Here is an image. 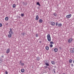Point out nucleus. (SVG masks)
<instances>
[{"mask_svg": "<svg viewBox=\"0 0 74 74\" xmlns=\"http://www.w3.org/2000/svg\"><path fill=\"white\" fill-rule=\"evenodd\" d=\"M21 71L22 73H24L25 72V69H22Z\"/></svg>", "mask_w": 74, "mask_h": 74, "instance_id": "f8f14e48", "label": "nucleus"}, {"mask_svg": "<svg viewBox=\"0 0 74 74\" xmlns=\"http://www.w3.org/2000/svg\"><path fill=\"white\" fill-rule=\"evenodd\" d=\"M50 43L51 44H54V42L52 41L51 42H50Z\"/></svg>", "mask_w": 74, "mask_h": 74, "instance_id": "a878e982", "label": "nucleus"}, {"mask_svg": "<svg viewBox=\"0 0 74 74\" xmlns=\"http://www.w3.org/2000/svg\"><path fill=\"white\" fill-rule=\"evenodd\" d=\"M71 66H74L73 65V64H71Z\"/></svg>", "mask_w": 74, "mask_h": 74, "instance_id": "f704fd0d", "label": "nucleus"}, {"mask_svg": "<svg viewBox=\"0 0 74 74\" xmlns=\"http://www.w3.org/2000/svg\"><path fill=\"white\" fill-rule=\"evenodd\" d=\"M36 37H38V34H36Z\"/></svg>", "mask_w": 74, "mask_h": 74, "instance_id": "393cba45", "label": "nucleus"}, {"mask_svg": "<svg viewBox=\"0 0 74 74\" xmlns=\"http://www.w3.org/2000/svg\"><path fill=\"white\" fill-rule=\"evenodd\" d=\"M21 16H24V14H21Z\"/></svg>", "mask_w": 74, "mask_h": 74, "instance_id": "bb28decb", "label": "nucleus"}, {"mask_svg": "<svg viewBox=\"0 0 74 74\" xmlns=\"http://www.w3.org/2000/svg\"><path fill=\"white\" fill-rule=\"evenodd\" d=\"M48 68L49 69V70H51V69H50L49 68V67H48Z\"/></svg>", "mask_w": 74, "mask_h": 74, "instance_id": "ea45409f", "label": "nucleus"}, {"mask_svg": "<svg viewBox=\"0 0 74 74\" xmlns=\"http://www.w3.org/2000/svg\"><path fill=\"white\" fill-rule=\"evenodd\" d=\"M36 5H38L39 6H40V7L41 6V5H40V3L39 2H38L36 3Z\"/></svg>", "mask_w": 74, "mask_h": 74, "instance_id": "9d476101", "label": "nucleus"}, {"mask_svg": "<svg viewBox=\"0 0 74 74\" xmlns=\"http://www.w3.org/2000/svg\"><path fill=\"white\" fill-rule=\"evenodd\" d=\"M70 51L71 53H74V48H71L70 49Z\"/></svg>", "mask_w": 74, "mask_h": 74, "instance_id": "f03ea898", "label": "nucleus"}, {"mask_svg": "<svg viewBox=\"0 0 74 74\" xmlns=\"http://www.w3.org/2000/svg\"><path fill=\"white\" fill-rule=\"evenodd\" d=\"M5 21H8V17H6L5 18Z\"/></svg>", "mask_w": 74, "mask_h": 74, "instance_id": "a211bd4d", "label": "nucleus"}, {"mask_svg": "<svg viewBox=\"0 0 74 74\" xmlns=\"http://www.w3.org/2000/svg\"><path fill=\"white\" fill-rule=\"evenodd\" d=\"M21 34L23 36H25V35H26V33H22Z\"/></svg>", "mask_w": 74, "mask_h": 74, "instance_id": "aec40b11", "label": "nucleus"}, {"mask_svg": "<svg viewBox=\"0 0 74 74\" xmlns=\"http://www.w3.org/2000/svg\"><path fill=\"white\" fill-rule=\"evenodd\" d=\"M56 26H58L59 25V23L57 22L56 23Z\"/></svg>", "mask_w": 74, "mask_h": 74, "instance_id": "b1692460", "label": "nucleus"}, {"mask_svg": "<svg viewBox=\"0 0 74 74\" xmlns=\"http://www.w3.org/2000/svg\"><path fill=\"white\" fill-rule=\"evenodd\" d=\"M53 15H54V16H56L57 15V14L55 13H54L53 14Z\"/></svg>", "mask_w": 74, "mask_h": 74, "instance_id": "5701e85b", "label": "nucleus"}, {"mask_svg": "<svg viewBox=\"0 0 74 74\" xmlns=\"http://www.w3.org/2000/svg\"><path fill=\"white\" fill-rule=\"evenodd\" d=\"M50 47L52 48L53 47V45L52 44H51L50 45Z\"/></svg>", "mask_w": 74, "mask_h": 74, "instance_id": "c756f323", "label": "nucleus"}, {"mask_svg": "<svg viewBox=\"0 0 74 74\" xmlns=\"http://www.w3.org/2000/svg\"><path fill=\"white\" fill-rule=\"evenodd\" d=\"M72 41H73V39L71 38L68 40V42H69V43H71Z\"/></svg>", "mask_w": 74, "mask_h": 74, "instance_id": "20e7f679", "label": "nucleus"}, {"mask_svg": "<svg viewBox=\"0 0 74 74\" xmlns=\"http://www.w3.org/2000/svg\"><path fill=\"white\" fill-rule=\"evenodd\" d=\"M37 8H38V9H40V8H39V7H38Z\"/></svg>", "mask_w": 74, "mask_h": 74, "instance_id": "a19ab883", "label": "nucleus"}, {"mask_svg": "<svg viewBox=\"0 0 74 74\" xmlns=\"http://www.w3.org/2000/svg\"><path fill=\"white\" fill-rule=\"evenodd\" d=\"M2 62H3V61L1 60V59H0V63H1Z\"/></svg>", "mask_w": 74, "mask_h": 74, "instance_id": "cd10ccee", "label": "nucleus"}, {"mask_svg": "<svg viewBox=\"0 0 74 74\" xmlns=\"http://www.w3.org/2000/svg\"><path fill=\"white\" fill-rule=\"evenodd\" d=\"M45 64H46V66H49V67H51V66L50 65H49V64H48V63L47 62H46L45 63Z\"/></svg>", "mask_w": 74, "mask_h": 74, "instance_id": "2eb2a0df", "label": "nucleus"}, {"mask_svg": "<svg viewBox=\"0 0 74 74\" xmlns=\"http://www.w3.org/2000/svg\"><path fill=\"white\" fill-rule=\"evenodd\" d=\"M42 42V41H39V43H40V44H41V43Z\"/></svg>", "mask_w": 74, "mask_h": 74, "instance_id": "c9c22d12", "label": "nucleus"}, {"mask_svg": "<svg viewBox=\"0 0 74 74\" xmlns=\"http://www.w3.org/2000/svg\"><path fill=\"white\" fill-rule=\"evenodd\" d=\"M54 67H56V66H54Z\"/></svg>", "mask_w": 74, "mask_h": 74, "instance_id": "c03bdc74", "label": "nucleus"}, {"mask_svg": "<svg viewBox=\"0 0 74 74\" xmlns=\"http://www.w3.org/2000/svg\"><path fill=\"white\" fill-rule=\"evenodd\" d=\"M38 18H39V17H38V15H37L36 17V18H35V20L36 21H38Z\"/></svg>", "mask_w": 74, "mask_h": 74, "instance_id": "423d86ee", "label": "nucleus"}, {"mask_svg": "<svg viewBox=\"0 0 74 74\" xmlns=\"http://www.w3.org/2000/svg\"><path fill=\"white\" fill-rule=\"evenodd\" d=\"M20 63L21 64V63H22V61H20Z\"/></svg>", "mask_w": 74, "mask_h": 74, "instance_id": "58836bf2", "label": "nucleus"}, {"mask_svg": "<svg viewBox=\"0 0 74 74\" xmlns=\"http://www.w3.org/2000/svg\"><path fill=\"white\" fill-rule=\"evenodd\" d=\"M58 49L57 48H56L54 49V51L55 52H58Z\"/></svg>", "mask_w": 74, "mask_h": 74, "instance_id": "1a4fd4ad", "label": "nucleus"}, {"mask_svg": "<svg viewBox=\"0 0 74 74\" xmlns=\"http://www.w3.org/2000/svg\"><path fill=\"white\" fill-rule=\"evenodd\" d=\"M39 23H42L43 22V20L41 19H40L39 21Z\"/></svg>", "mask_w": 74, "mask_h": 74, "instance_id": "6e6552de", "label": "nucleus"}, {"mask_svg": "<svg viewBox=\"0 0 74 74\" xmlns=\"http://www.w3.org/2000/svg\"><path fill=\"white\" fill-rule=\"evenodd\" d=\"M13 8H15L16 7V5L15 4H14L12 5Z\"/></svg>", "mask_w": 74, "mask_h": 74, "instance_id": "412c9836", "label": "nucleus"}, {"mask_svg": "<svg viewBox=\"0 0 74 74\" xmlns=\"http://www.w3.org/2000/svg\"><path fill=\"white\" fill-rule=\"evenodd\" d=\"M53 71H54V73H55V69H53Z\"/></svg>", "mask_w": 74, "mask_h": 74, "instance_id": "473e14b6", "label": "nucleus"}, {"mask_svg": "<svg viewBox=\"0 0 74 74\" xmlns=\"http://www.w3.org/2000/svg\"><path fill=\"white\" fill-rule=\"evenodd\" d=\"M36 59H37V60H38H38H40V58L37 57Z\"/></svg>", "mask_w": 74, "mask_h": 74, "instance_id": "4be33fe9", "label": "nucleus"}, {"mask_svg": "<svg viewBox=\"0 0 74 74\" xmlns=\"http://www.w3.org/2000/svg\"><path fill=\"white\" fill-rule=\"evenodd\" d=\"M9 33L10 34H13L14 33H12V31H10L9 32Z\"/></svg>", "mask_w": 74, "mask_h": 74, "instance_id": "dca6fc26", "label": "nucleus"}, {"mask_svg": "<svg viewBox=\"0 0 74 74\" xmlns=\"http://www.w3.org/2000/svg\"><path fill=\"white\" fill-rule=\"evenodd\" d=\"M45 69H47V68H48V66H45Z\"/></svg>", "mask_w": 74, "mask_h": 74, "instance_id": "2f4dec72", "label": "nucleus"}, {"mask_svg": "<svg viewBox=\"0 0 74 74\" xmlns=\"http://www.w3.org/2000/svg\"><path fill=\"white\" fill-rule=\"evenodd\" d=\"M5 74H8V72H7V71L5 72Z\"/></svg>", "mask_w": 74, "mask_h": 74, "instance_id": "72a5a7b5", "label": "nucleus"}, {"mask_svg": "<svg viewBox=\"0 0 74 74\" xmlns=\"http://www.w3.org/2000/svg\"><path fill=\"white\" fill-rule=\"evenodd\" d=\"M1 58H4V56H2Z\"/></svg>", "mask_w": 74, "mask_h": 74, "instance_id": "e433bc0d", "label": "nucleus"}, {"mask_svg": "<svg viewBox=\"0 0 74 74\" xmlns=\"http://www.w3.org/2000/svg\"><path fill=\"white\" fill-rule=\"evenodd\" d=\"M51 63L52 64H55V62H54V61H52L51 62Z\"/></svg>", "mask_w": 74, "mask_h": 74, "instance_id": "9b49d317", "label": "nucleus"}, {"mask_svg": "<svg viewBox=\"0 0 74 74\" xmlns=\"http://www.w3.org/2000/svg\"><path fill=\"white\" fill-rule=\"evenodd\" d=\"M9 52H10V49H8L6 51V53H9Z\"/></svg>", "mask_w": 74, "mask_h": 74, "instance_id": "ddd939ff", "label": "nucleus"}, {"mask_svg": "<svg viewBox=\"0 0 74 74\" xmlns=\"http://www.w3.org/2000/svg\"><path fill=\"white\" fill-rule=\"evenodd\" d=\"M12 34H8V36L9 38H11L12 37Z\"/></svg>", "mask_w": 74, "mask_h": 74, "instance_id": "0eeeda50", "label": "nucleus"}, {"mask_svg": "<svg viewBox=\"0 0 74 74\" xmlns=\"http://www.w3.org/2000/svg\"><path fill=\"white\" fill-rule=\"evenodd\" d=\"M19 18H21V17H19Z\"/></svg>", "mask_w": 74, "mask_h": 74, "instance_id": "37998d69", "label": "nucleus"}, {"mask_svg": "<svg viewBox=\"0 0 74 74\" xmlns=\"http://www.w3.org/2000/svg\"><path fill=\"white\" fill-rule=\"evenodd\" d=\"M50 24H51V25L52 26H55V23L52 21L50 23Z\"/></svg>", "mask_w": 74, "mask_h": 74, "instance_id": "7ed1b4c3", "label": "nucleus"}, {"mask_svg": "<svg viewBox=\"0 0 74 74\" xmlns=\"http://www.w3.org/2000/svg\"><path fill=\"white\" fill-rule=\"evenodd\" d=\"M21 66H23L24 65V63H22L20 64Z\"/></svg>", "mask_w": 74, "mask_h": 74, "instance_id": "7c9ffc66", "label": "nucleus"}, {"mask_svg": "<svg viewBox=\"0 0 74 74\" xmlns=\"http://www.w3.org/2000/svg\"><path fill=\"white\" fill-rule=\"evenodd\" d=\"M62 26V24L61 23H59L58 24V27H61Z\"/></svg>", "mask_w": 74, "mask_h": 74, "instance_id": "4468645a", "label": "nucleus"}, {"mask_svg": "<svg viewBox=\"0 0 74 74\" xmlns=\"http://www.w3.org/2000/svg\"><path fill=\"white\" fill-rule=\"evenodd\" d=\"M47 37L48 41H51V36H50V34H48Z\"/></svg>", "mask_w": 74, "mask_h": 74, "instance_id": "f257e3e1", "label": "nucleus"}, {"mask_svg": "<svg viewBox=\"0 0 74 74\" xmlns=\"http://www.w3.org/2000/svg\"><path fill=\"white\" fill-rule=\"evenodd\" d=\"M10 31H12V29L10 28Z\"/></svg>", "mask_w": 74, "mask_h": 74, "instance_id": "4c0bfd02", "label": "nucleus"}, {"mask_svg": "<svg viewBox=\"0 0 74 74\" xmlns=\"http://www.w3.org/2000/svg\"><path fill=\"white\" fill-rule=\"evenodd\" d=\"M73 62V60L71 59H70L69 60V62L70 63H71Z\"/></svg>", "mask_w": 74, "mask_h": 74, "instance_id": "f3484780", "label": "nucleus"}, {"mask_svg": "<svg viewBox=\"0 0 74 74\" xmlns=\"http://www.w3.org/2000/svg\"><path fill=\"white\" fill-rule=\"evenodd\" d=\"M59 48H60V49H61V47H59Z\"/></svg>", "mask_w": 74, "mask_h": 74, "instance_id": "79ce46f5", "label": "nucleus"}, {"mask_svg": "<svg viewBox=\"0 0 74 74\" xmlns=\"http://www.w3.org/2000/svg\"><path fill=\"white\" fill-rule=\"evenodd\" d=\"M2 26L3 24H2V23H0V27H2Z\"/></svg>", "mask_w": 74, "mask_h": 74, "instance_id": "c85d7f7f", "label": "nucleus"}, {"mask_svg": "<svg viewBox=\"0 0 74 74\" xmlns=\"http://www.w3.org/2000/svg\"><path fill=\"white\" fill-rule=\"evenodd\" d=\"M45 49L46 50H48V49H49V47L48 46H46L45 47Z\"/></svg>", "mask_w": 74, "mask_h": 74, "instance_id": "6ab92c4d", "label": "nucleus"}, {"mask_svg": "<svg viewBox=\"0 0 74 74\" xmlns=\"http://www.w3.org/2000/svg\"><path fill=\"white\" fill-rule=\"evenodd\" d=\"M71 16V14H70L69 15H67L66 16V18H70Z\"/></svg>", "mask_w": 74, "mask_h": 74, "instance_id": "39448f33", "label": "nucleus"}]
</instances>
